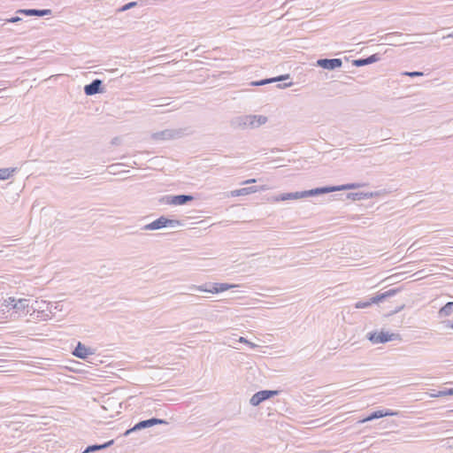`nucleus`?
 I'll use <instances>...</instances> for the list:
<instances>
[{
    "label": "nucleus",
    "instance_id": "1",
    "mask_svg": "<svg viewBox=\"0 0 453 453\" xmlns=\"http://www.w3.org/2000/svg\"><path fill=\"white\" fill-rule=\"evenodd\" d=\"M35 360H30V390L46 389L50 381L43 380V385H40L32 375L46 376L47 372L50 371V365L48 364L50 359L42 357H33Z\"/></svg>",
    "mask_w": 453,
    "mask_h": 453
},
{
    "label": "nucleus",
    "instance_id": "2",
    "mask_svg": "<svg viewBox=\"0 0 453 453\" xmlns=\"http://www.w3.org/2000/svg\"><path fill=\"white\" fill-rule=\"evenodd\" d=\"M268 118L264 115H241L231 119L230 124L234 128L254 129L265 125Z\"/></svg>",
    "mask_w": 453,
    "mask_h": 453
},
{
    "label": "nucleus",
    "instance_id": "3",
    "mask_svg": "<svg viewBox=\"0 0 453 453\" xmlns=\"http://www.w3.org/2000/svg\"><path fill=\"white\" fill-rule=\"evenodd\" d=\"M51 306L52 304L50 302L36 298L30 304V310L33 311L30 312V322L32 319L47 320L51 313Z\"/></svg>",
    "mask_w": 453,
    "mask_h": 453
},
{
    "label": "nucleus",
    "instance_id": "4",
    "mask_svg": "<svg viewBox=\"0 0 453 453\" xmlns=\"http://www.w3.org/2000/svg\"><path fill=\"white\" fill-rule=\"evenodd\" d=\"M401 291L400 288H391L382 293H378L376 296H372L366 300L357 301L354 307L356 309H365L370 307L372 304L380 303L386 299L392 297Z\"/></svg>",
    "mask_w": 453,
    "mask_h": 453
},
{
    "label": "nucleus",
    "instance_id": "5",
    "mask_svg": "<svg viewBox=\"0 0 453 453\" xmlns=\"http://www.w3.org/2000/svg\"><path fill=\"white\" fill-rule=\"evenodd\" d=\"M184 223L179 219H171L165 216H161L152 222L143 226L141 230H158L165 227L182 226Z\"/></svg>",
    "mask_w": 453,
    "mask_h": 453
},
{
    "label": "nucleus",
    "instance_id": "6",
    "mask_svg": "<svg viewBox=\"0 0 453 453\" xmlns=\"http://www.w3.org/2000/svg\"><path fill=\"white\" fill-rule=\"evenodd\" d=\"M367 339L373 344L386 343L394 340H400L399 334L388 333L384 331H372L367 334Z\"/></svg>",
    "mask_w": 453,
    "mask_h": 453
},
{
    "label": "nucleus",
    "instance_id": "7",
    "mask_svg": "<svg viewBox=\"0 0 453 453\" xmlns=\"http://www.w3.org/2000/svg\"><path fill=\"white\" fill-rule=\"evenodd\" d=\"M168 422L165 419L158 418H150L149 419L141 420L136 423L133 427L126 430L123 434L124 436L129 435L131 433L140 431L142 429H146L151 427L155 425H167Z\"/></svg>",
    "mask_w": 453,
    "mask_h": 453
},
{
    "label": "nucleus",
    "instance_id": "8",
    "mask_svg": "<svg viewBox=\"0 0 453 453\" xmlns=\"http://www.w3.org/2000/svg\"><path fill=\"white\" fill-rule=\"evenodd\" d=\"M185 134V130L179 129H165L159 132L153 133L151 138L155 141H168L182 137Z\"/></svg>",
    "mask_w": 453,
    "mask_h": 453
},
{
    "label": "nucleus",
    "instance_id": "9",
    "mask_svg": "<svg viewBox=\"0 0 453 453\" xmlns=\"http://www.w3.org/2000/svg\"><path fill=\"white\" fill-rule=\"evenodd\" d=\"M279 394H280L279 390H269V389L260 390V391L255 393L251 396V398L250 400V403L252 406H258L261 403H263L273 396H276Z\"/></svg>",
    "mask_w": 453,
    "mask_h": 453
},
{
    "label": "nucleus",
    "instance_id": "10",
    "mask_svg": "<svg viewBox=\"0 0 453 453\" xmlns=\"http://www.w3.org/2000/svg\"><path fill=\"white\" fill-rule=\"evenodd\" d=\"M195 200V196L192 195L180 194L174 196H165L160 200L167 204L173 205H183Z\"/></svg>",
    "mask_w": 453,
    "mask_h": 453
},
{
    "label": "nucleus",
    "instance_id": "11",
    "mask_svg": "<svg viewBox=\"0 0 453 453\" xmlns=\"http://www.w3.org/2000/svg\"><path fill=\"white\" fill-rule=\"evenodd\" d=\"M83 89L86 96H94L105 91L104 82L100 79L93 80L90 83L85 85Z\"/></svg>",
    "mask_w": 453,
    "mask_h": 453
},
{
    "label": "nucleus",
    "instance_id": "12",
    "mask_svg": "<svg viewBox=\"0 0 453 453\" xmlns=\"http://www.w3.org/2000/svg\"><path fill=\"white\" fill-rule=\"evenodd\" d=\"M316 65L326 70L333 71L342 65L341 58H319L316 62Z\"/></svg>",
    "mask_w": 453,
    "mask_h": 453
},
{
    "label": "nucleus",
    "instance_id": "13",
    "mask_svg": "<svg viewBox=\"0 0 453 453\" xmlns=\"http://www.w3.org/2000/svg\"><path fill=\"white\" fill-rule=\"evenodd\" d=\"M398 415V411H395L390 409H384V410H377L372 412H371L368 416L364 418L359 421V423H365L368 421H372L374 419H378L384 417H390V416H396Z\"/></svg>",
    "mask_w": 453,
    "mask_h": 453
},
{
    "label": "nucleus",
    "instance_id": "14",
    "mask_svg": "<svg viewBox=\"0 0 453 453\" xmlns=\"http://www.w3.org/2000/svg\"><path fill=\"white\" fill-rule=\"evenodd\" d=\"M95 349L85 346L83 343L79 342L73 351V355L81 359H87L88 356L94 355Z\"/></svg>",
    "mask_w": 453,
    "mask_h": 453
},
{
    "label": "nucleus",
    "instance_id": "15",
    "mask_svg": "<svg viewBox=\"0 0 453 453\" xmlns=\"http://www.w3.org/2000/svg\"><path fill=\"white\" fill-rule=\"evenodd\" d=\"M335 188H333L332 186L319 187V188H311L309 190H304V191H303V198L310 197V196H317L334 192Z\"/></svg>",
    "mask_w": 453,
    "mask_h": 453
},
{
    "label": "nucleus",
    "instance_id": "16",
    "mask_svg": "<svg viewBox=\"0 0 453 453\" xmlns=\"http://www.w3.org/2000/svg\"><path fill=\"white\" fill-rule=\"evenodd\" d=\"M380 60V55L379 53L372 54L366 58H361L352 60V65L357 67L365 66L367 65L373 64Z\"/></svg>",
    "mask_w": 453,
    "mask_h": 453
},
{
    "label": "nucleus",
    "instance_id": "17",
    "mask_svg": "<svg viewBox=\"0 0 453 453\" xmlns=\"http://www.w3.org/2000/svg\"><path fill=\"white\" fill-rule=\"evenodd\" d=\"M303 198V191L282 193L273 197L274 202H283L287 200H294Z\"/></svg>",
    "mask_w": 453,
    "mask_h": 453
},
{
    "label": "nucleus",
    "instance_id": "18",
    "mask_svg": "<svg viewBox=\"0 0 453 453\" xmlns=\"http://www.w3.org/2000/svg\"><path fill=\"white\" fill-rule=\"evenodd\" d=\"M265 188L264 186H262L260 188L257 186H250V187L242 188L235 189V190L232 191V196H246V195H250L252 193H256L259 190H265Z\"/></svg>",
    "mask_w": 453,
    "mask_h": 453
},
{
    "label": "nucleus",
    "instance_id": "19",
    "mask_svg": "<svg viewBox=\"0 0 453 453\" xmlns=\"http://www.w3.org/2000/svg\"><path fill=\"white\" fill-rule=\"evenodd\" d=\"M114 444V440H110L102 444H92L88 445L84 450L83 453H94L96 451L103 450L108 449L111 445Z\"/></svg>",
    "mask_w": 453,
    "mask_h": 453
},
{
    "label": "nucleus",
    "instance_id": "20",
    "mask_svg": "<svg viewBox=\"0 0 453 453\" xmlns=\"http://www.w3.org/2000/svg\"><path fill=\"white\" fill-rule=\"evenodd\" d=\"M288 78H289L288 74H283V75H280V76H277V77H274V78L263 79V80H260V81H252L251 85L252 86H263V85H265V84H268V83H272V82H275V81H285V80H287Z\"/></svg>",
    "mask_w": 453,
    "mask_h": 453
},
{
    "label": "nucleus",
    "instance_id": "21",
    "mask_svg": "<svg viewBox=\"0 0 453 453\" xmlns=\"http://www.w3.org/2000/svg\"><path fill=\"white\" fill-rule=\"evenodd\" d=\"M235 288V285L234 284H228V283H212L211 285V293L212 294H219L224 291H226L228 289Z\"/></svg>",
    "mask_w": 453,
    "mask_h": 453
},
{
    "label": "nucleus",
    "instance_id": "22",
    "mask_svg": "<svg viewBox=\"0 0 453 453\" xmlns=\"http://www.w3.org/2000/svg\"><path fill=\"white\" fill-rule=\"evenodd\" d=\"M373 196V193H365V192H349L346 194V198L353 201H359L363 199H368Z\"/></svg>",
    "mask_w": 453,
    "mask_h": 453
},
{
    "label": "nucleus",
    "instance_id": "23",
    "mask_svg": "<svg viewBox=\"0 0 453 453\" xmlns=\"http://www.w3.org/2000/svg\"><path fill=\"white\" fill-rule=\"evenodd\" d=\"M28 307V300L25 298H17V302L12 304V309L16 311V312L21 311H24L26 308Z\"/></svg>",
    "mask_w": 453,
    "mask_h": 453
},
{
    "label": "nucleus",
    "instance_id": "24",
    "mask_svg": "<svg viewBox=\"0 0 453 453\" xmlns=\"http://www.w3.org/2000/svg\"><path fill=\"white\" fill-rule=\"evenodd\" d=\"M52 11L50 9H35L30 8V17L31 16H36V17H43L51 15Z\"/></svg>",
    "mask_w": 453,
    "mask_h": 453
},
{
    "label": "nucleus",
    "instance_id": "25",
    "mask_svg": "<svg viewBox=\"0 0 453 453\" xmlns=\"http://www.w3.org/2000/svg\"><path fill=\"white\" fill-rule=\"evenodd\" d=\"M452 313H453V302H448L439 311V314L441 317L449 316Z\"/></svg>",
    "mask_w": 453,
    "mask_h": 453
},
{
    "label": "nucleus",
    "instance_id": "26",
    "mask_svg": "<svg viewBox=\"0 0 453 453\" xmlns=\"http://www.w3.org/2000/svg\"><path fill=\"white\" fill-rule=\"evenodd\" d=\"M211 285H212V283H211V282H208V283H205V284H203V285H199V286H197V285H190L188 287V289L191 290V291L199 290V291H203V292L211 293Z\"/></svg>",
    "mask_w": 453,
    "mask_h": 453
},
{
    "label": "nucleus",
    "instance_id": "27",
    "mask_svg": "<svg viewBox=\"0 0 453 453\" xmlns=\"http://www.w3.org/2000/svg\"><path fill=\"white\" fill-rule=\"evenodd\" d=\"M362 186H364V184H360V183H348V184H343V185H340V186H332V187L333 188H336L334 189V191H339V190L354 189V188H360Z\"/></svg>",
    "mask_w": 453,
    "mask_h": 453
},
{
    "label": "nucleus",
    "instance_id": "28",
    "mask_svg": "<svg viewBox=\"0 0 453 453\" xmlns=\"http://www.w3.org/2000/svg\"><path fill=\"white\" fill-rule=\"evenodd\" d=\"M15 168H1L0 169V180H8L13 172H15Z\"/></svg>",
    "mask_w": 453,
    "mask_h": 453
},
{
    "label": "nucleus",
    "instance_id": "29",
    "mask_svg": "<svg viewBox=\"0 0 453 453\" xmlns=\"http://www.w3.org/2000/svg\"><path fill=\"white\" fill-rule=\"evenodd\" d=\"M136 5H137V2H128L126 4L122 5L120 8H119L118 12H126Z\"/></svg>",
    "mask_w": 453,
    "mask_h": 453
},
{
    "label": "nucleus",
    "instance_id": "30",
    "mask_svg": "<svg viewBox=\"0 0 453 453\" xmlns=\"http://www.w3.org/2000/svg\"><path fill=\"white\" fill-rule=\"evenodd\" d=\"M17 302V298L14 296H10L7 299H4V305L8 309H12V304H14Z\"/></svg>",
    "mask_w": 453,
    "mask_h": 453
},
{
    "label": "nucleus",
    "instance_id": "31",
    "mask_svg": "<svg viewBox=\"0 0 453 453\" xmlns=\"http://www.w3.org/2000/svg\"><path fill=\"white\" fill-rule=\"evenodd\" d=\"M438 395L442 396L453 395V388H443L441 390H438Z\"/></svg>",
    "mask_w": 453,
    "mask_h": 453
},
{
    "label": "nucleus",
    "instance_id": "32",
    "mask_svg": "<svg viewBox=\"0 0 453 453\" xmlns=\"http://www.w3.org/2000/svg\"><path fill=\"white\" fill-rule=\"evenodd\" d=\"M239 342H242V343H245L247 344L250 349H256L257 347V344L250 342L249 340H247L246 338L241 336L238 340Z\"/></svg>",
    "mask_w": 453,
    "mask_h": 453
},
{
    "label": "nucleus",
    "instance_id": "33",
    "mask_svg": "<svg viewBox=\"0 0 453 453\" xmlns=\"http://www.w3.org/2000/svg\"><path fill=\"white\" fill-rule=\"evenodd\" d=\"M403 75H406V76H410V77H418V76H423L424 73L422 72L413 71V72H404V73H403Z\"/></svg>",
    "mask_w": 453,
    "mask_h": 453
},
{
    "label": "nucleus",
    "instance_id": "34",
    "mask_svg": "<svg viewBox=\"0 0 453 453\" xmlns=\"http://www.w3.org/2000/svg\"><path fill=\"white\" fill-rule=\"evenodd\" d=\"M37 418H38V417L36 415L30 414V423H29L30 427L35 426V424H38V422L35 420Z\"/></svg>",
    "mask_w": 453,
    "mask_h": 453
},
{
    "label": "nucleus",
    "instance_id": "35",
    "mask_svg": "<svg viewBox=\"0 0 453 453\" xmlns=\"http://www.w3.org/2000/svg\"><path fill=\"white\" fill-rule=\"evenodd\" d=\"M21 20V19L18 16H15V17H12L11 19H7L6 21L7 22H11V23H15V22H18Z\"/></svg>",
    "mask_w": 453,
    "mask_h": 453
},
{
    "label": "nucleus",
    "instance_id": "36",
    "mask_svg": "<svg viewBox=\"0 0 453 453\" xmlns=\"http://www.w3.org/2000/svg\"><path fill=\"white\" fill-rule=\"evenodd\" d=\"M403 308H404L403 304L399 306V307H396L394 311H391L390 315L391 314H395V313L401 311Z\"/></svg>",
    "mask_w": 453,
    "mask_h": 453
},
{
    "label": "nucleus",
    "instance_id": "37",
    "mask_svg": "<svg viewBox=\"0 0 453 453\" xmlns=\"http://www.w3.org/2000/svg\"><path fill=\"white\" fill-rule=\"evenodd\" d=\"M431 391H432V392L430 393V396H431V397H441V395H438V390H434V389H433V390H431Z\"/></svg>",
    "mask_w": 453,
    "mask_h": 453
},
{
    "label": "nucleus",
    "instance_id": "38",
    "mask_svg": "<svg viewBox=\"0 0 453 453\" xmlns=\"http://www.w3.org/2000/svg\"><path fill=\"white\" fill-rule=\"evenodd\" d=\"M446 327L453 329V322L450 320L444 321Z\"/></svg>",
    "mask_w": 453,
    "mask_h": 453
},
{
    "label": "nucleus",
    "instance_id": "39",
    "mask_svg": "<svg viewBox=\"0 0 453 453\" xmlns=\"http://www.w3.org/2000/svg\"><path fill=\"white\" fill-rule=\"evenodd\" d=\"M18 13H22L26 16H28V9H20L17 12Z\"/></svg>",
    "mask_w": 453,
    "mask_h": 453
},
{
    "label": "nucleus",
    "instance_id": "40",
    "mask_svg": "<svg viewBox=\"0 0 453 453\" xmlns=\"http://www.w3.org/2000/svg\"><path fill=\"white\" fill-rule=\"evenodd\" d=\"M292 85V82H289V83H285L283 85L281 84H279L278 87L279 88H288V87H290Z\"/></svg>",
    "mask_w": 453,
    "mask_h": 453
},
{
    "label": "nucleus",
    "instance_id": "41",
    "mask_svg": "<svg viewBox=\"0 0 453 453\" xmlns=\"http://www.w3.org/2000/svg\"><path fill=\"white\" fill-rule=\"evenodd\" d=\"M253 182H256V180L255 179H250V180H247L243 181V184H249V183H253Z\"/></svg>",
    "mask_w": 453,
    "mask_h": 453
},
{
    "label": "nucleus",
    "instance_id": "42",
    "mask_svg": "<svg viewBox=\"0 0 453 453\" xmlns=\"http://www.w3.org/2000/svg\"><path fill=\"white\" fill-rule=\"evenodd\" d=\"M449 412H453V410L449 411Z\"/></svg>",
    "mask_w": 453,
    "mask_h": 453
}]
</instances>
